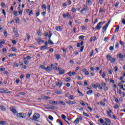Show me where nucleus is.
Instances as JSON below:
<instances>
[{
  "mask_svg": "<svg viewBox=\"0 0 125 125\" xmlns=\"http://www.w3.org/2000/svg\"><path fill=\"white\" fill-rule=\"evenodd\" d=\"M16 115L17 118H19V119H21V118H22V119H25L26 116H27V114L24 113H17Z\"/></svg>",
  "mask_w": 125,
  "mask_h": 125,
  "instance_id": "1",
  "label": "nucleus"
},
{
  "mask_svg": "<svg viewBox=\"0 0 125 125\" xmlns=\"http://www.w3.org/2000/svg\"><path fill=\"white\" fill-rule=\"evenodd\" d=\"M40 117H41V115L38 113H35L34 115L33 116V119L34 121H36L38 120V119H40Z\"/></svg>",
  "mask_w": 125,
  "mask_h": 125,
  "instance_id": "2",
  "label": "nucleus"
},
{
  "mask_svg": "<svg viewBox=\"0 0 125 125\" xmlns=\"http://www.w3.org/2000/svg\"><path fill=\"white\" fill-rule=\"evenodd\" d=\"M13 32L15 36L17 38L19 36V34H18V31L17 30V28L15 27L14 28Z\"/></svg>",
  "mask_w": 125,
  "mask_h": 125,
  "instance_id": "3",
  "label": "nucleus"
},
{
  "mask_svg": "<svg viewBox=\"0 0 125 125\" xmlns=\"http://www.w3.org/2000/svg\"><path fill=\"white\" fill-rule=\"evenodd\" d=\"M107 28H108V24H105L102 29V32L103 33H105V31L107 30Z\"/></svg>",
  "mask_w": 125,
  "mask_h": 125,
  "instance_id": "4",
  "label": "nucleus"
},
{
  "mask_svg": "<svg viewBox=\"0 0 125 125\" xmlns=\"http://www.w3.org/2000/svg\"><path fill=\"white\" fill-rule=\"evenodd\" d=\"M11 111L13 113V115H15L17 114V111H16V109L15 108V107H12L11 108Z\"/></svg>",
  "mask_w": 125,
  "mask_h": 125,
  "instance_id": "5",
  "label": "nucleus"
},
{
  "mask_svg": "<svg viewBox=\"0 0 125 125\" xmlns=\"http://www.w3.org/2000/svg\"><path fill=\"white\" fill-rule=\"evenodd\" d=\"M49 104H51L52 105H57V101L49 100Z\"/></svg>",
  "mask_w": 125,
  "mask_h": 125,
  "instance_id": "6",
  "label": "nucleus"
},
{
  "mask_svg": "<svg viewBox=\"0 0 125 125\" xmlns=\"http://www.w3.org/2000/svg\"><path fill=\"white\" fill-rule=\"evenodd\" d=\"M8 92H9V91H7V90H4L2 88L0 89V93H8Z\"/></svg>",
  "mask_w": 125,
  "mask_h": 125,
  "instance_id": "7",
  "label": "nucleus"
},
{
  "mask_svg": "<svg viewBox=\"0 0 125 125\" xmlns=\"http://www.w3.org/2000/svg\"><path fill=\"white\" fill-rule=\"evenodd\" d=\"M101 24L102 22L100 23L99 22L97 24V25L96 26V30H100L101 29Z\"/></svg>",
  "mask_w": 125,
  "mask_h": 125,
  "instance_id": "8",
  "label": "nucleus"
},
{
  "mask_svg": "<svg viewBox=\"0 0 125 125\" xmlns=\"http://www.w3.org/2000/svg\"><path fill=\"white\" fill-rule=\"evenodd\" d=\"M67 104H69V105H73V104H76V102L68 101L66 102Z\"/></svg>",
  "mask_w": 125,
  "mask_h": 125,
  "instance_id": "9",
  "label": "nucleus"
},
{
  "mask_svg": "<svg viewBox=\"0 0 125 125\" xmlns=\"http://www.w3.org/2000/svg\"><path fill=\"white\" fill-rule=\"evenodd\" d=\"M83 41H82L80 43L79 42L77 43V47H80L81 45L83 46Z\"/></svg>",
  "mask_w": 125,
  "mask_h": 125,
  "instance_id": "10",
  "label": "nucleus"
},
{
  "mask_svg": "<svg viewBox=\"0 0 125 125\" xmlns=\"http://www.w3.org/2000/svg\"><path fill=\"white\" fill-rule=\"evenodd\" d=\"M86 1L88 5L90 6L92 5V2L91 1V0H86Z\"/></svg>",
  "mask_w": 125,
  "mask_h": 125,
  "instance_id": "11",
  "label": "nucleus"
},
{
  "mask_svg": "<svg viewBox=\"0 0 125 125\" xmlns=\"http://www.w3.org/2000/svg\"><path fill=\"white\" fill-rule=\"evenodd\" d=\"M55 29L56 31H60L62 30V28H61V26H56Z\"/></svg>",
  "mask_w": 125,
  "mask_h": 125,
  "instance_id": "12",
  "label": "nucleus"
},
{
  "mask_svg": "<svg viewBox=\"0 0 125 125\" xmlns=\"http://www.w3.org/2000/svg\"><path fill=\"white\" fill-rule=\"evenodd\" d=\"M47 46H42L40 47V49L41 50H44V49H46V48H47Z\"/></svg>",
  "mask_w": 125,
  "mask_h": 125,
  "instance_id": "13",
  "label": "nucleus"
},
{
  "mask_svg": "<svg viewBox=\"0 0 125 125\" xmlns=\"http://www.w3.org/2000/svg\"><path fill=\"white\" fill-rule=\"evenodd\" d=\"M15 21H16V23L17 24H19V25H20V21H19V18H16L15 19Z\"/></svg>",
  "mask_w": 125,
  "mask_h": 125,
  "instance_id": "14",
  "label": "nucleus"
},
{
  "mask_svg": "<svg viewBox=\"0 0 125 125\" xmlns=\"http://www.w3.org/2000/svg\"><path fill=\"white\" fill-rule=\"evenodd\" d=\"M51 68H52L54 70H57V66H56L52 64H51Z\"/></svg>",
  "mask_w": 125,
  "mask_h": 125,
  "instance_id": "15",
  "label": "nucleus"
},
{
  "mask_svg": "<svg viewBox=\"0 0 125 125\" xmlns=\"http://www.w3.org/2000/svg\"><path fill=\"white\" fill-rule=\"evenodd\" d=\"M45 70L47 71V72H50L51 70V67L50 66H47L46 68H45Z\"/></svg>",
  "mask_w": 125,
  "mask_h": 125,
  "instance_id": "16",
  "label": "nucleus"
},
{
  "mask_svg": "<svg viewBox=\"0 0 125 125\" xmlns=\"http://www.w3.org/2000/svg\"><path fill=\"white\" fill-rule=\"evenodd\" d=\"M117 57H119L120 59H122L124 57V55H122V53H120L117 55Z\"/></svg>",
  "mask_w": 125,
  "mask_h": 125,
  "instance_id": "17",
  "label": "nucleus"
},
{
  "mask_svg": "<svg viewBox=\"0 0 125 125\" xmlns=\"http://www.w3.org/2000/svg\"><path fill=\"white\" fill-rule=\"evenodd\" d=\"M65 74V70L62 69L59 73V75H64Z\"/></svg>",
  "mask_w": 125,
  "mask_h": 125,
  "instance_id": "18",
  "label": "nucleus"
},
{
  "mask_svg": "<svg viewBox=\"0 0 125 125\" xmlns=\"http://www.w3.org/2000/svg\"><path fill=\"white\" fill-rule=\"evenodd\" d=\"M62 16H63V18H66V17H69V16H70V14H69V13H67V14H63Z\"/></svg>",
  "mask_w": 125,
  "mask_h": 125,
  "instance_id": "19",
  "label": "nucleus"
},
{
  "mask_svg": "<svg viewBox=\"0 0 125 125\" xmlns=\"http://www.w3.org/2000/svg\"><path fill=\"white\" fill-rule=\"evenodd\" d=\"M48 43H49L50 45H53V44H54V43H53V42L50 39L48 40Z\"/></svg>",
  "mask_w": 125,
  "mask_h": 125,
  "instance_id": "20",
  "label": "nucleus"
},
{
  "mask_svg": "<svg viewBox=\"0 0 125 125\" xmlns=\"http://www.w3.org/2000/svg\"><path fill=\"white\" fill-rule=\"evenodd\" d=\"M84 11H86L87 10V6L85 4L83 5V8L82 9Z\"/></svg>",
  "mask_w": 125,
  "mask_h": 125,
  "instance_id": "21",
  "label": "nucleus"
},
{
  "mask_svg": "<svg viewBox=\"0 0 125 125\" xmlns=\"http://www.w3.org/2000/svg\"><path fill=\"white\" fill-rule=\"evenodd\" d=\"M51 36H52V33H51V31H49V35H48V39L49 40H50L51 38Z\"/></svg>",
  "mask_w": 125,
  "mask_h": 125,
  "instance_id": "22",
  "label": "nucleus"
},
{
  "mask_svg": "<svg viewBox=\"0 0 125 125\" xmlns=\"http://www.w3.org/2000/svg\"><path fill=\"white\" fill-rule=\"evenodd\" d=\"M11 50H12V51H17V49L15 47H13L12 48H11Z\"/></svg>",
  "mask_w": 125,
  "mask_h": 125,
  "instance_id": "23",
  "label": "nucleus"
},
{
  "mask_svg": "<svg viewBox=\"0 0 125 125\" xmlns=\"http://www.w3.org/2000/svg\"><path fill=\"white\" fill-rule=\"evenodd\" d=\"M99 122L102 125L104 123V120L102 118H101L99 119Z\"/></svg>",
  "mask_w": 125,
  "mask_h": 125,
  "instance_id": "24",
  "label": "nucleus"
},
{
  "mask_svg": "<svg viewBox=\"0 0 125 125\" xmlns=\"http://www.w3.org/2000/svg\"><path fill=\"white\" fill-rule=\"evenodd\" d=\"M0 108L2 111H5V107L3 105H0Z\"/></svg>",
  "mask_w": 125,
  "mask_h": 125,
  "instance_id": "25",
  "label": "nucleus"
},
{
  "mask_svg": "<svg viewBox=\"0 0 125 125\" xmlns=\"http://www.w3.org/2000/svg\"><path fill=\"white\" fill-rule=\"evenodd\" d=\"M42 8L43 10H45V9H46V5H45V4H43L42 5Z\"/></svg>",
  "mask_w": 125,
  "mask_h": 125,
  "instance_id": "26",
  "label": "nucleus"
},
{
  "mask_svg": "<svg viewBox=\"0 0 125 125\" xmlns=\"http://www.w3.org/2000/svg\"><path fill=\"white\" fill-rule=\"evenodd\" d=\"M59 102L60 104H61V105H63V106H65V105L66 104H65V102H64L62 101H59Z\"/></svg>",
  "mask_w": 125,
  "mask_h": 125,
  "instance_id": "27",
  "label": "nucleus"
},
{
  "mask_svg": "<svg viewBox=\"0 0 125 125\" xmlns=\"http://www.w3.org/2000/svg\"><path fill=\"white\" fill-rule=\"evenodd\" d=\"M105 121L108 124H112V122H111V120H110V119H109L108 118H105Z\"/></svg>",
  "mask_w": 125,
  "mask_h": 125,
  "instance_id": "28",
  "label": "nucleus"
},
{
  "mask_svg": "<svg viewBox=\"0 0 125 125\" xmlns=\"http://www.w3.org/2000/svg\"><path fill=\"white\" fill-rule=\"evenodd\" d=\"M92 92H93V91H92V90H88L86 92L87 94L89 95V94H91V93H92Z\"/></svg>",
  "mask_w": 125,
  "mask_h": 125,
  "instance_id": "29",
  "label": "nucleus"
},
{
  "mask_svg": "<svg viewBox=\"0 0 125 125\" xmlns=\"http://www.w3.org/2000/svg\"><path fill=\"white\" fill-rule=\"evenodd\" d=\"M55 93H56L57 94H61V93H62V92L61 91L56 90L55 91Z\"/></svg>",
  "mask_w": 125,
  "mask_h": 125,
  "instance_id": "30",
  "label": "nucleus"
},
{
  "mask_svg": "<svg viewBox=\"0 0 125 125\" xmlns=\"http://www.w3.org/2000/svg\"><path fill=\"white\" fill-rule=\"evenodd\" d=\"M119 29H120V25H118L115 29V33H118L119 32Z\"/></svg>",
  "mask_w": 125,
  "mask_h": 125,
  "instance_id": "31",
  "label": "nucleus"
},
{
  "mask_svg": "<svg viewBox=\"0 0 125 125\" xmlns=\"http://www.w3.org/2000/svg\"><path fill=\"white\" fill-rule=\"evenodd\" d=\"M32 115V110H29L28 112V117L30 118L31 117V115Z\"/></svg>",
  "mask_w": 125,
  "mask_h": 125,
  "instance_id": "32",
  "label": "nucleus"
},
{
  "mask_svg": "<svg viewBox=\"0 0 125 125\" xmlns=\"http://www.w3.org/2000/svg\"><path fill=\"white\" fill-rule=\"evenodd\" d=\"M75 98V97H74V96H73V95H70V96H69V99L70 100H73V99H74Z\"/></svg>",
  "mask_w": 125,
  "mask_h": 125,
  "instance_id": "33",
  "label": "nucleus"
},
{
  "mask_svg": "<svg viewBox=\"0 0 125 125\" xmlns=\"http://www.w3.org/2000/svg\"><path fill=\"white\" fill-rule=\"evenodd\" d=\"M83 116H85V117H87L88 118L89 117V115L84 112H83Z\"/></svg>",
  "mask_w": 125,
  "mask_h": 125,
  "instance_id": "34",
  "label": "nucleus"
},
{
  "mask_svg": "<svg viewBox=\"0 0 125 125\" xmlns=\"http://www.w3.org/2000/svg\"><path fill=\"white\" fill-rule=\"evenodd\" d=\"M112 73H113V70L112 69H109L108 74H109L110 75H112Z\"/></svg>",
  "mask_w": 125,
  "mask_h": 125,
  "instance_id": "35",
  "label": "nucleus"
},
{
  "mask_svg": "<svg viewBox=\"0 0 125 125\" xmlns=\"http://www.w3.org/2000/svg\"><path fill=\"white\" fill-rule=\"evenodd\" d=\"M57 60H59L60 59V55L59 54H57L56 55Z\"/></svg>",
  "mask_w": 125,
  "mask_h": 125,
  "instance_id": "36",
  "label": "nucleus"
},
{
  "mask_svg": "<svg viewBox=\"0 0 125 125\" xmlns=\"http://www.w3.org/2000/svg\"><path fill=\"white\" fill-rule=\"evenodd\" d=\"M74 124H79V118H77L74 122Z\"/></svg>",
  "mask_w": 125,
  "mask_h": 125,
  "instance_id": "37",
  "label": "nucleus"
},
{
  "mask_svg": "<svg viewBox=\"0 0 125 125\" xmlns=\"http://www.w3.org/2000/svg\"><path fill=\"white\" fill-rule=\"evenodd\" d=\"M26 38L28 40H30V38H31V36L29 35V34H26Z\"/></svg>",
  "mask_w": 125,
  "mask_h": 125,
  "instance_id": "38",
  "label": "nucleus"
},
{
  "mask_svg": "<svg viewBox=\"0 0 125 125\" xmlns=\"http://www.w3.org/2000/svg\"><path fill=\"white\" fill-rule=\"evenodd\" d=\"M111 62V63H114L115 61H116V59L115 58H113L111 60H109Z\"/></svg>",
  "mask_w": 125,
  "mask_h": 125,
  "instance_id": "39",
  "label": "nucleus"
},
{
  "mask_svg": "<svg viewBox=\"0 0 125 125\" xmlns=\"http://www.w3.org/2000/svg\"><path fill=\"white\" fill-rule=\"evenodd\" d=\"M37 34L38 35V36H42V31H41V30H38L37 31Z\"/></svg>",
  "mask_w": 125,
  "mask_h": 125,
  "instance_id": "40",
  "label": "nucleus"
},
{
  "mask_svg": "<svg viewBox=\"0 0 125 125\" xmlns=\"http://www.w3.org/2000/svg\"><path fill=\"white\" fill-rule=\"evenodd\" d=\"M14 65L15 67H19V64H18V63H17L16 62H14Z\"/></svg>",
  "mask_w": 125,
  "mask_h": 125,
  "instance_id": "41",
  "label": "nucleus"
},
{
  "mask_svg": "<svg viewBox=\"0 0 125 125\" xmlns=\"http://www.w3.org/2000/svg\"><path fill=\"white\" fill-rule=\"evenodd\" d=\"M119 4H120V2L117 1L116 2L114 6H115V7H117L118 6H119Z\"/></svg>",
  "mask_w": 125,
  "mask_h": 125,
  "instance_id": "42",
  "label": "nucleus"
},
{
  "mask_svg": "<svg viewBox=\"0 0 125 125\" xmlns=\"http://www.w3.org/2000/svg\"><path fill=\"white\" fill-rule=\"evenodd\" d=\"M106 58H107V59H108V60H111V59L112 58V57H111V55H108L106 56Z\"/></svg>",
  "mask_w": 125,
  "mask_h": 125,
  "instance_id": "43",
  "label": "nucleus"
},
{
  "mask_svg": "<svg viewBox=\"0 0 125 125\" xmlns=\"http://www.w3.org/2000/svg\"><path fill=\"white\" fill-rule=\"evenodd\" d=\"M61 117H62V119H63V120H65V119H66V116L65 115H64V114H62V115H61Z\"/></svg>",
  "mask_w": 125,
  "mask_h": 125,
  "instance_id": "44",
  "label": "nucleus"
},
{
  "mask_svg": "<svg viewBox=\"0 0 125 125\" xmlns=\"http://www.w3.org/2000/svg\"><path fill=\"white\" fill-rule=\"evenodd\" d=\"M49 120H50L51 121H53V117L51 116V115H49L48 116Z\"/></svg>",
  "mask_w": 125,
  "mask_h": 125,
  "instance_id": "45",
  "label": "nucleus"
},
{
  "mask_svg": "<svg viewBox=\"0 0 125 125\" xmlns=\"http://www.w3.org/2000/svg\"><path fill=\"white\" fill-rule=\"evenodd\" d=\"M14 15L15 16H17L18 15V12H17V11H14Z\"/></svg>",
  "mask_w": 125,
  "mask_h": 125,
  "instance_id": "46",
  "label": "nucleus"
},
{
  "mask_svg": "<svg viewBox=\"0 0 125 125\" xmlns=\"http://www.w3.org/2000/svg\"><path fill=\"white\" fill-rule=\"evenodd\" d=\"M102 77L104 79L105 77H106V73L105 72H103V74L102 75Z\"/></svg>",
  "mask_w": 125,
  "mask_h": 125,
  "instance_id": "47",
  "label": "nucleus"
},
{
  "mask_svg": "<svg viewBox=\"0 0 125 125\" xmlns=\"http://www.w3.org/2000/svg\"><path fill=\"white\" fill-rule=\"evenodd\" d=\"M94 53V51L93 50H92L91 52H90V57H91V56H92V55H93V53Z\"/></svg>",
  "mask_w": 125,
  "mask_h": 125,
  "instance_id": "48",
  "label": "nucleus"
},
{
  "mask_svg": "<svg viewBox=\"0 0 125 125\" xmlns=\"http://www.w3.org/2000/svg\"><path fill=\"white\" fill-rule=\"evenodd\" d=\"M69 62L70 63V64L71 65H74V64H75V62H74V61H73V60H70L69 61Z\"/></svg>",
  "mask_w": 125,
  "mask_h": 125,
  "instance_id": "49",
  "label": "nucleus"
},
{
  "mask_svg": "<svg viewBox=\"0 0 125 125\" xmlns=\"http://www.w3.org/2000/svg\"><path fill=\"white\" fill-rule=\"evenodd\" d=\"M84 38V36L82 35L79 37V40H83V39Z\"/></svg>",
  "mask_w": 125,
  "mask_h": 125,
  "instance_id": "50",
  "label": "nucleus"
},
{
  "mask_svg": "<svg viewBox=\"0 0 125 125\" xmlns=\"http://www.w3.org/2000/svg\"><path fill=\"white\" fill-rule=\"evenodd\" d=\"M99 12H100L101 13H103V12H104V10H103V9L102 8H101L100 9Z\"/></svg>",
  "mask_w": 125,
  "mask_h": 125,
  "instance_id": "51",
  "label": "nucleus"
},
{
  "mask_svg": "<svg viewBox=\"0 0 125 125\" xmlns=\"http://www.w3.org/2000/svg\"><path fill=\"white\" fill-rule=\"evenodd\" d=\"M77 91H78V93H79V94H81L82 95V96H83V93H81V92L80 91L79 89H77Z\"/></svg>",
  "mask_w": 125,
  "mask_h": 125,
  "instance_id": "52",
  "label": "nucleus"
},
{
  "mask_svg": "<svg viewBox=\"0 0 125 125\" xmlns=\"http://www.w3.org/2000/svg\"><path fill=\"white\" fill-rule=\"evenodd\" d=\"M83 48H84V46H82L81 47V49H80V52H83Z\"/></svg>",
  "mask_w": 125,
  "mask_h": 125,
  "instance_id": "53",
  "label": "nucleus"
},
{
  "mask_svg": "<svg viewBox=\"0 0 125 125\" xmlns=\"http://www.w3.org/2000/svg\"><path fill=\"white\" fill-rule=\"evenodd\" d=\"M34 13H33V10H31L30 12L29 13V15L31 16V15H33Z\"/></svg>",
  "mask_w": 125,
  "mask_h": 125,
  "instance_id": "54",
  "label": "nucleus"
},
{
  "mask_svg": "<svg viewBox=\"0 0 125 125\" xmlns=\"http://www.w3.org/2000/svg\"><path fill=\"white\" fill-rule=\"evenodd\" d=\"M54 51V50L53 49V48H50V49H49L48 52H53Z\"/></svg>",
  "mask_w": 125,
  "mask_h": 125,
  "instance_id": "55",
  "label": "nucleus"
},
{
  "mask_svg": "<svg viewBox=\"0 0 125 125\" xmlns=\"http://www.w3.org/2000/svg\"><path fill=\"white\" fill-rule=\"evenodd\" d=\"M119 42H117L115 44V48H117V47H119Z\"/></svg>",
  "mask_w": 125,
  "mask_h": 125,
  "instance_id": "56",
  "label": "nucleus"
},
{
  "mask_svg": "<svg viewBox=\"0 0 125 125\" xmlns=\"http://www.w3.org/2000/svg\"><path fill=\"white\" fill-rule=\"evenodd\" d=\"M40 68L41 69H43L44 70H45V68H46V67H45V66H44V65H41Z\"/></svg>",
  "mask_w": 125,
  "mask_h": 125,
  "instance_id": "57",
  "label": "nucleus"
},
{
  "mask_svg": "<svg viewBox=\"0 0 125 125\" xmlns=\"http://www.w3.org/2000/svg\"><path fill=\"white\" fill-rule=\"evenodd\" d=\"M36 14L37 16H39V15H40V10H38V11L36 12Z\"/></svg>",
  "mask_w": 125,
  "mask_h": 125,
  "instance_id": "58",
  "label": "nucleus"
},
{
  "mask_svg": "<svg viewBox=\"0 0 125 125\" xmlns=\"http://www.w3.org/2000/svg\"><path fill=\"white\" fill-rule=\"evenodd\" d=\"M114 69L115 70V72H118V70H119V68H118V66H115L114 67Z\"/></svg>",
  "mask_w": 125,
  "mask_h": 125,
  "instance_id": "59",
  "label": "nucleus"
},
{
  "mask_svg": "<svg viewBox=\"0 0 125 125\" xmlns=\"http://www.w3.org/2000/svg\"><path fill=\"white\" fill-rule=\"evenodd\" d=\"M122 24H123L124 25H125V19H122Z\"/></svg>",
  "mask_w": 125,
  "mask_h": 125,
  "instance_id": "60",
  "label": "nucleus"
},
{
  "mask_svg": "<svg viewBox=\"0 0 125 125\" xmlns=\"http://www.w3.org/2000/svg\"><path fill=\"white\" fill-rule=\"evenodd\" d=\"M69 81H70V77L65 79V82H66V83H69Z\"/></svg>",
  "mask_w": 125,
  "mask_h": 125,
  "instance_id": "61",
  "label": "nucleus"
},
{
  "mask_svg": "<svg viewBox=\"0 0 125 125\" xmlns=\"http://www.w3.org/2000/svg\"><path fill=\"white\" fill-rule=\"evenodd\" d=\"M121 97H125V92H122L121 95Z\"/></svg>",
  "mask_w": 125,
  "mask_h": 125,
  "instance_id": "62",
  "label": "nucleus"
},
{
  "mask_svg": "<svg viewBox=\"0 0 125 125\" xmlns=\"http://www.w3.org/2000/svg\"><path fill=\"white\" fill-rule=\"evenodd\" d=\"M12 42L13 43V44H16V41L15 40H12Z\"/></svg>",
  "mask_w": 125,
  "mask_h": 125,
  "instance_id": "63",
  "label": "nucleus"
},
{
  "mask_svg": "<svg viewBox=\"0 0 125 125\" xmlns=\"http://www.w3.org/2000/svg\"><path fill=\"white\" fill-rule=\"evenodd\" d=\"M59 124L60 125H63V123H62V121H61V120H59Z\"/></svg>",
  "mask_w": 125,
  "mask_h": 125,
  "instance_id": "64",
  "label": "nucleus"
}]
</instances>
